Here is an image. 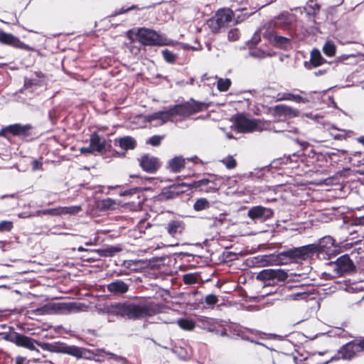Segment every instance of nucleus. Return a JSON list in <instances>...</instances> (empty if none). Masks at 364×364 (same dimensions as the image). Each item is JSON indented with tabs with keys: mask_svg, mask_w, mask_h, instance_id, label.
I'll return each mask as SVG.
<instances>
[{
	"mask_svg": "<svg viewBox=\"0 0 364 364\" xmlns=\"http://www.w3.org/2000/svg\"><path fill=\"white\" fill-rule=\"evenodd\" d=\"M38 85V80L26 77L24 80V87L26 89L32 87L33 85Z\"/></svg>",
	"mask_w": 364,
	"mask_h": 364,
	"instance_id": "nucleus-51",
	"label": "nucleus"
},
{
	"mask_svg": "<svg viewBox=\"0 0 364 364\" xmlns=\"http://www.w3.org/2000/svg\"><path fill=\"white\" fill-rule=\"evenodd\" d=\"M13 228V223L9 220H3L0 223V232H9Z\"/></svg>",
	"mask_w": 364,
	"mask_h": 364,
	"instance_id": "nucleus-46",
	"label": "nucleus"
},
{
	"mask_svg": "<svg viewBox=\"0 0 364 364\" xmlns=\"http://www.w3.org/2000/svg\"><path fill=\"white\" fill-rule=\"evenodd\" d=\"M294 20V16L290 14H282L274 20V25L282 29H288Z\"/></svg>",
	"mask_w": 364,
	"mask_h": 364,
	"instance_id": "nucleus-22",
	"label": "nucleus"
},
{
	"mask_svg": "<svg viewBox=\"0 0 364 364\" xmlns=\"http://www.w3.org/2000/svg\"><path fill=\"white\" fill-rule=\"evenodd\" d=\"M162 137L158 135H154L149 138L148 143L152 146H156L161 144Z\"/></svg>",
	"mask_w": 364,
	"mask_h": 364,
	"instance_id": "nucleus-49",
	"label": "nucleus"
},
{
	"mask_svg": "<svg viewBox=\"0 0 364 364\" xmlns=\"http://www.w3.org/2000/svg\"><path fill=\"white\" fill-rule=\"evenodd\" d=\"M162 55L164 60L168 63H173L177 59V55L168 49L162 50Z\"/></svg>",
	"mask_w": 364,
	"mask_h": 364,
	"instance_id": "nucleus-41",
	"label": "nucleus"
},
{
	"mask_svg": "<svg viewBox=\"0 0 364 364\" xmlns=\"http://www.w3.org/2000/svg\"><path fill=\"white\" fill-rule=\"evenodd\" d=\"M257 279L264 282L274 280V269H266L261 271L257 274Z\"/></svg>",
	"mask_w": 364,
	"mask_h": 364,
	"instance_id": "nucleus-32",
	"label": "nucleus"
},
{
	"mask_svg": "<svg viewBox=\"0 0 364 364\" xmlns=\"http://www.w3.org/2000/svg\"><path fill=\"white\" fill-rule=\"evenodd\" d=\"M312 294L309 291H303L302 292L292 291L286 296V299L289 301H301L307 300Z\"/></svg>",
	"mask_w": 364,
	"mask_h": 364,
	"instance_id": "nucleus-28",
	"label": "nucleus"
},
{
	"mask_svg": "<svg viewBox=\"0 0 364 364\" xmlns=\"http://www.w3.org/2000/svg\"><path fill=\"white\" fill-rule=\"evenodd\" d=\"M82 210L81 205L60 207V215H75Z\"/></svg>",
	"mask_w": 364,
	"mask_h": 364,
	"instance_id": "nucleus-38",
	"label": "nucleus"
},
{
	"mask_svg": "<svg viewBox=\"0 0 364 364\" xmlns=\"http://www.w3.org/2000/svg\"><path fill=\"white\" fill-rule=\"evenodd\" d=\"M198 276L196 274L188 273L183 276V281L186 284H193L198 282Z\"/></svg>",
	"mask_w": 364,
	"mask_h": 364,
	"instance_id": "nucleus-43",
	"label": "nucleus"
},
{
	"mask_svg": "<svg viewBox=\"0 0 364 364\" xmlns=\"http://www.w3.org/2000/svg\"><path fill=\"white\" fill-rule=\"evenodd\" d=\"M138 190L139 189L137 188H130L129 190H126V191L120 193V196H131V195L136 193L138 191Z\"/></svg>",
	"mask_w": 364,
	"mask_h": 364,
	"instance_id": "nucleus-56",
	"label": "nucleus"
},
{
	"mask_svg": "<svg viewBox=\"0 0 364 364\" xmlns=\"http://www.w3.org/2000/svg\"><path fill=\"white\" fill-rule=\"evenodd\" d=\"M211 204L209 200L205 198H200L196 200L193 205V209L196 211H201L203 210L208 209Z\"/></svg>",
	"mask_w": 364,
	"mask_h": 364,
	"instance_id": "nucleus-31",
	"label": "nucleus"
},
{
	"mask_svg": "<svg viewBox=\"0 0 364 364\" xmlns=\"http://www.w3.org/2000/svg\"><path fill=\"white\" fill-rule=\"evenodd\" d=\"M204 105V103L194 100L174 105L168 109L171 121L173 122L174 118L177 116L186 118L191 114L199 112L203 110Z\"/></svg>",
	"mask_w": 364,
	"mask_h": 364,
	"instance_id": "nucleus-3",
	"label": "nucleus"
},
{
	"mask_svg": "<svg viewBox=\"0 0 364 364\" xmlns=\"http://www.w3.org/2000/svg\"><path fill=\"white\" fill-rule=\"evenodd\" d=\"M358 346L359 351L364 350V337L360 339H355Z\"/></svg>",
	"mask_w": 364,
	"mask_h": 364,
	"instance_id": "nucleus-59",
	"label": "nucleus"
},
{
	"mask_svg": "<svg viewBox=\"0 0 364 364\" xmlns=\"http://www.w3.org/2000/svg\"><path fill=\"white\" fill-rule=\"evenodd\" d=\"M234 125L238 132L247 133L257 130V120L246 117L242 114H236L234 117Z\"/></svg>",
	"mask_w": 364,
	"mask_h": 364,
	"instance_id": "nucleus-6",
	"label": "nucleus"
},
{
	"mask_svg": "<svg viewBox=\"0 0 364 364\" xmlns=\"http://www.w3.org/2000/svg\"><path fill=\"white\" fill-rule=\"evenodd\" d=\"M170 188L174 192L177 193V196L186 191L184 190L183 188H187V190L193 189L192 183H188L183 182L172 184L170 186Z\"/></svg>",
	"mask_w": 364,
	"mask_h": 364,
	"instance_id": "nucleus-30",
	"label": "nucleus"
},
{
	"mask_svg": "<svg viewBox=\"0 0 364 364\" xmlns=\"http://www.w3.org/2000/svg\"><path fill=\"white\" fill-rule=\"evenodd\" d=\"M20 218H31V212H22L18 214Z\"/></svg>",
	"mask_w": 364,
	"mask_h": 364,
	"instance_id": "nucleus-62",
	"label": "nucleus"
},
{
	"mask_svg": "<svg viewBox=\"0 0 364 364\" xmlns=\"http://www.w3.org/2000/svg\"><path fill=\"white\" fill-rule=\"evenodd\" d=\"M43 215H59L60 207L56 208L43 210Z\"/></svg>",
	"mask_w": 364,
	"mask_h": 364,
	"instance_id": "nucleus-52",
	"label": "nucleus"
},
{
	"mask_svg": "<svg viewBox=\"0 0 364 364\" xmlns=\"http://www.w3.org/2000/svg\"><path fill=\"white\" fill-rule=\"evenodd\" d=\"M61 352L74 356L77 358L90 359V350L75 346H65L62 347Z\"/></svg>",
	"mask_w": 364,
	"mask_h": 364,
	"instance_id": "nucleus-16",
	"label": "nucleus"
},
{
	"mask_svg": "<svg viewBox=\"0 0 364 364\" xmlns=\"http://www.w3.org/2000/svg\"><path fill=\"white\" fill-rule=\"evenodd\" d=\"M107 355H109L112 356V358L117 360V361H119V362H121L123 364H127L128 361L127 360L126 358L124 357H122V356H120V355H115L114 353H112L110 352H107L106 353Z\"/></svg>",
	"mask_w": 364,
	"mask_h": 364,
	"instance_id": "nucleus-53",
	"label": "nucleus"
},
{
	"mask_svg": "<svg viewBox=\"0 0 364 364\" xmlns=\"http://www.w3.org/2000/svg\"><path fill=\"white\" fill-rule=\"evenodd\" d=\"M177 323L181 328L186 331H192L196 327L194 321L188 318L178 319Z\"/></svg>",
	"mask_w": 364,
	"mask_h": 364,
	"instance_id": "nucleus-35",
	"label": "nucleus"
},
{
	"mask_svg": "<svg viewBox=\"0 0 364 364\" xmlns=\"http://www.w3.org/2000/svg\"><path fill=\"white\" fill-rule=\"evenodd\" d=\"M303 291H306L304 287H296L293 290L294 292H302Z\"/></svg>",
	"mask_w": 364,
	"mask_h": 364,
	"instance_id": "nucleus-64",
	"label": "nucleus"
},
{
	"mask_svg": "<svg viewBox=\"0 0 364 364\" xmlns=\"http://www.w3.org/2000/svg\"><path fill=\"white\" fill-rule=\"evenodd\" d=\"M250 55L252 57L258 58H264L266 56L264 52L257 49L251 50L250 52Z\"/></svg>",
	"mask_w": 364,
	"mask_h": 364,
	"instance_id": "nucleus-54",
	"label": "nucleus"
},
{
	"mask_svg": "<svg viewBox=\"0 0 364 364\" xmlns=\"http://www.w3.org/2000/svg\"><path fill=\"white\" fill-rule=\"evenodd\" d=\"M130 283H127L121 279H115L107 284L109 292L114 295L123 294L128 291Z\"/></svg>",
	"mask_w": 364,
	"mask_h": 364,
	"instance_id": "nucleus-18",
	"label": "nucleus"
},
{
	"mask_svg": "<svg viewBox=\"0 0 364 364\" xmlns=\"http://www.w3.org/2000/svg\"><path fill=\"white\" fill-rule=\"evenodd\" d=\"M191 161V162H193L194 164H202V161L198 159V157L197 156H193L192 157H188V158H186V161Z\"/></svg>",
	"mask_w": 364,
	"mask_h": 364,
	"instance_id": "nucleus-57",
	"label": "nucleus"
},
{
	"mask_svg": "<svg viewBox=\"0 0 364 364\" xmlns=\"http://www.w3.org/2000/svg\"><path fill=\"white\" fill-rule=\"evenodd\" d=\"M165 228L171 237H177L185 229V223L181 220H171L167 223Z\"/></svg>",
	"mask_w": 364,
	"mask_h": 364,
	"instance_id": "nucleus-19",
	"label": "nucleus"
},
{
	"mask_svg": "<svg viewBox=\"0 0 364 364\" xmlns=\"http://www.w3.org/2000/svg\"><path fill=\"white\" fill-rule=\"evenodd\" d=\"M138 41L144 46H167L170 41L159 34L156 31L140 28L136 34Z\"/></svg>",
	"mask_w": 364,
	"mask_h": 364,
	"instance_id": "nucleus-4",
	"label": "nucleus"
},
{
	"mask_svg": "<svg viewBox=\"0 0 364 364\" xmlns=\"http://www.w3.org/2000/svg\"><path fill=\"white\" fill-rule=\"evenodd\" d=\"M325 60L322 57L318 49H314L311 53L310 62H305L304 65L307 69H311L312 67L321 65Z\"/></svg>",
	"mask_w": 364,
	"mask_h": 364,
	"instance_id": "nucleus-23",
	"label": "nucleus"
},
{
	"mask_svg": "<svg viewBox=\"0 0 364 364\" xmlns=\"http://www.w3.org/2000/svg\"><path fill=\"white\" fill-rule=\"evenodd\" d=\"M0 43L13 46L26 50H29V46L21 41L20 39L11 33H8L0 29Z\"/></svg>",
	"mask_w": 364,
	"mask_h": 364,
	"instance_id": "nucleus-13",
	"label": "nucleus"
},
{
	"mask_svg": "<svg viewBox=\"0 0 364 364\" xmlns=\"http://www.w3.org/2000/svg\"><path fill=\"white\" fill-rule=\"evenodd\" d=\"M336 46L331 41H327L323 46V52L328 57H332L335 55Z\"/></svg>",
	"mask_w": 364,
	"mask_h": 364,
	"instance_id": "nucleus-36",
	"label": "nucleus"
},
{
	"mask_svg": "<svg viewBox=\"0 0 364 364\" xmlns=\"http://www.w3.org/2000/svg\"><path fill=\"white\" fill-rule=\"evenodd\" d=\"M274 212L272 209L261 205L251 208L247 213L248 216L257 221L263 222L273 216Z\"/></svg>",
	"mask_w": 364,
	"mask_h": 364,
	"instance_id": "nucleus-11",
	"label": "nucleus"
},
{
	"mask_svg": "<svg viewBox=\"0 0 364 364\" xmlns=\"http://www.w3.org/2000/svg\"><path fill=\"white\" fill-rule=\"evenodd\" d=\"M161 196L166 199H172L177 197V193L171 189L170 186L167 189H164Z\"/></svg>",
	"mask_w": 364,
	"mask_h": 364,
	"instance_id": "nucleus-45",
	"label": "nucleus"
},
{
	"mask_svg": "<svg viewBox=\"0 0 364 364\" xmlns=\"http://www.w3.org/2000/svg\"><path fill=\"white\" fill-rule=\"evenodd\" d=\"M273 114L275 117H296L300 115L299 109H294L285 105H278L273 108Z\"/></svg>",
	"mask_w": 364,
	"mask_h": 364,
	"instance_id": "nucleus-17",
	"label": "nucleus"
},
{
	"mask_svg": "<svg viewBox=\"0 0 364 364\" xmlns=\"http://www.w3.org/2000/svg\"><path fill=\"white\" fill-rule=\"evenodd\" d=\"M143 122H149L154 127L161 126L166 122L171 121L170 115L167 109L159 111L151 114L139 116Z\"/></svg>",
	"mask_w": 364,
	"mask_h": 364,
	"instance_id": "nucleus-8",
	"label": "nucleus"
},
{
	"mask_svg": "<svg viewBox=\"0 0 364 364\" xmlns=\"http://www.w3.org/2000/svg\"><path fill=\"white\" fill-rule=\"evenodd\" d=\"M107 312L127 316L129 318H139L151 315L154 309L151 304H135L124 302L108 306Z\"/></svg>",
	"mask_w": 364,
	"mask_h": 364,
	"instance_id": "nucleus-2",
	"label": "nucleus"
},
{
	"mask_svg": "<svg viewBox=\"0 0 364 364\" xmlns=\"http://www.w3.org/2000/svg\"><path fill=\"white\" fill-rule=\"evenodd\" d=\"M214 220L215 225L223 224L225 220V214H219L218 216L213 217Z\"/></svg>",
	"mask_w": 364,
	"mask_h": 364,
	"instance_id": "nucleus-55",
	"label": "nucleus"
},
{
	"mask_svg": "<svg viewBox=\"0 0 364 364\" xmlns=\"http://www.w3.org/2000/svg\"><path fill=\"white\" fill-rule=\"evenodd\" d=\"M273 41L276 46L283 48L288 46L290 44V38L283 37L278 35H272L270 38Z\"/></svg>",
	"mask_w": 364,
	"mask_h": 364,
	"instance_id": "nucleus-29",
	"label": "nucleus"
},
{
	"mask_svg": "<svg viewBox=\"0 0 364 364\" xmlns=\"http://www.w3.org/2000/svg\"><path fill=\"white\" fill-rule=\"evenodd\" d=\"M293 101L296 103H307L309 100L299 95H295L290 92H279L277 95V101Z\"/></svg>",
	"mask_w": 364,
	"mask_h": 364,
	"instance_id": "nucleus-21",
	"label": "nucleus"
},
{
	"mask_svg": "<svg viewBox=\"0 0 364 364\" xmlns=\"http://www.w3.org/2000/svg\"><path fill=\"white\" fill-rule=\"evenodd\" d=\"M274 277L278 281H284L288 277V274L282 269H274Z\"/></svg>",
	"mask_w": 364,
	"mask_h": 364,
	"instance_id": "nucleus-44",
	"label": "nucleus"
},
{
	"mask_svg": "<svg viewBox=\"0 0 364 364\" xmlns=\"http://www.w3.org/2000/svg\"><path fill=\"white\" fill-rule=\"evenodd\" d=\"M234 12L230 9H219L215 15L207 22L208 27L214 33L223 27L229 26L232 21Z\"/></svg>",
	"mask_w": 364,
	"mask_h": 364,
	"instance_id": "nucleus-5",
	"label": "nucleus"
},
{
	"mask_svg": "<svg viewBox=\"0 0 364 364\" xmlns=\"http://www.w3.org/2000/svg\"><path fill=\"white\" fill-rule=\"evenodd\" d=\"M93 151H93L92 148H91V145L90 144L87 147H82V148L80 149V152L83 153V154L92 153Z\"/></svg>",
	"mask_w": 364,
	"mask_h": 364,
	"instance_id": "nucleus-61",
	"label": "nucleus"
},
{
	"mask_svg": "<svg viewBox=\"0 0 364 364\" xmlns=\"http://www.w3.org/2000/svg\"><path fill=\"white\" fill-rule=\"evenodd\" d=\"M198 325L208 331L213 332L216 330V322L213 318L203 317L198 318Z\"/></svg>",
	"mask_w": 364,
	"mask_h": 364,
	"instance_id": "nucleus-27",
	"label": "nucleus"
},
{
	"mask_svg": "<svg viewBox=\"0 0 364 364\" xmlns=\"http://www.w3.org/2000/svg\"><path fill=\"white\" fill-rule=\"evenodd\" d=\"M119 146L124 150L134 149L136 146V140L129 136H126L116 140Z\"/></svg>",
	"mask_w": 364,
	"mask_h": 364,
	"instance_id": "nucleus-26",
	"label": "nucleus"
},
{
	"mask_svg": "<svg viewBox=\"0 0 364 364\" xmlns=\"http://www.w3.org/2000/svg\"><path fill=\"white\" fill-rule=\"evenodd\" d=\"M306 116L308 118L311 119H316L317 118L319 117L317 114H315L311 113V112L306 114Z\"/></svg>",
	"mask_w": 364,
	"mask_h": 364,
	"instance_id": "nucleus-63",
	"label": "nucleus"
},
{
	"mask_svg": "<svg viewBox=\"0 0 364 364\" xmlns=\"http://www.w3.org/2000/svg\"><path fill=\"white\" fill-rule=\"evenodd\" d=\"M218 301L217 296L214 294H208L205 298V302L208 305H214Z\"/></svg>",
	"mask_w": 364,
	"mask_h": 364,
	"instance_id": "nucleus-48",
	"label": "nucleus"
},
{
	"mask_svg": "<svg viewBox=\"0 0 364 364\" xmlns=\"http://www.w3.org/2000/svg\"><path fill=\"white\" fill-rule=\"evenodd\" d=\"M31 125L28 124H14L3 127L0 131V136H5L6 133H10L14 136L27 137L31 135Z\"/></svg>",
	"mask_w": 364,
	"mask_h": 364,
	"instance_id": "nucleus-7",
	"label": "nucleus"
},
{
	"mask_svg": "<svg viewBox=\"0 0 364 364\" xmlns=\"http://www.w3.org/2000/svg\"><path fill=\"white\" fill-rule=\"evenodd\" d=\"M335 240L331 236H326L318 244H311L299 247H294L278 254L263 255L261 262L266 265H284L301 260H306L317 253L323 259H331L336 256L337 247Z\"/></svg>",
	"mask_w": 364,
	"mask_h": 364,
	"instance_id": "nucleus-1",
	"label": "nucleus"
},
{
	"mask_svg": "<svg viewBox=\"0 0 364 364\" xmlns=\"http://www.w3.org/2000/svg\"><path fill=\"white\" fill-rule=\"evenodd\" d=\"M332 265L333 266L334 271L339 275L350 272L355 268L353 261L348 255L338 257L336 262L332 263Z\"/></svg>",
	"mask_w": 364,
	"mask_h": 364,
	"instance_id": "nucleus-9",
	"label": "nucleus"
},
{
	"mask_svg": "<svg viewBox=\"0 0 364 364\" xmlns=\"http://www.w3.org/2000/svg\"><path fill=\"white\" fill-rule=\"evenodd\" d=\"M81 304H76L73 303L71 304L70 310L75 311H81Z\"/></svg>",
	"mask_w": 364,
	"mask_h": 364,
	"instance_id": "nucleus-60",
	"label": "nucleus"
},
{
	"mask_svg": "<svg viewBox=\"0 0 364 364\" xmlns=\"http://www.w3.org/2000/svg\"><path fill=\"white\" fill-rule=\"evenodd\" d=\"M240 37V31L237 28L231 29L228 34V40L230 41H235Z\"/></svg>",
	"mask_w": 364,
	"mask_h": 364,
	"instance_id": "nucleus-47",
	"label": "nucleus"
},
{
	"mask_svg": "<svg viewBox=\"0 0 364 364\" xmlns=\"http://www.w3.org/2000/svg\"><path fill=\"white\" fill-rule=\"evenodd\" d=\"M272 129L274 132H289L295 133L296 132V128L290 125V124L286 121H280L275 122L272 127Z\"/></svg>",
	"mask_w": 364,
	"mask_h": 364,
	"instance_id": "nucleus-25",
	"label": "nucleus"
},
{
	"mask_svg": "<svg viewBox=\"0 0 364 364\" xmlns=\"http://www.w3.org/2000/svg\"><path fill=\"white\" fill-rule=\"evenodd\" d=\"M192 188L200 189L201 191L213 192L219 188L218 180L213 176H210L208 178H202L192 182Z\"/></svg>",
	"mask_w": 364,
	"mask_h": 364,
	"instance_id": "nucleus-10",
	"label": "nucleus"
},
{
	"mask_svg": "<svg viewBox=\"0 0 364 364\" xmlns=\"http://www.w3.org/2000/svg\"><path fill=\"white\" fill-rule=\"evenodd\" d=\"M215 77L218 79L217 88L219 91L225 92L230 88L232 84L230 79L218 77V76H215Z\"/></svg>",
	"mask_w": 364,
	"mask_h": 364,
	"instance_id": "nucleus-33",
	"label": "nucleus"
},
{
	"mask_svg": "<svg viewBox=\"0 0 364 364\" xmlns=\"http://www.w3.org/2000/svg\"><path fill=\"white\" fill-rule=\"evenodd\" d=\"M185 165L186 159L181 156H177L168 161L167 168L170 172L177 173L185 168Z\"/></svg>",
	"mask_w": 364,
	"mask_h": 364,
	"instance_id": "nucleus-20",
	"label": "nucleus"
},
{
	"mask_svg": "<svg viewBox=\"0 0 364 364\" xmlns=\"http://www.w3.org/2000/svg\"><path fill=\"white\" fill-rule=\"evenodd\" d=\"M237 11V13L234 12V16L232 17L234 24L240 23L250 16V14L246 9Z\"/></svg>",
	"mask_w": 364,
	"mask_h": 364,
	"instance_id": "nucleus-34",
	"label": "nucleus"
},
{
	"mask_svg": "<svg viewBox=\"0 0 364 364\" xmlns=\"http://www.w3.org/2000/svg\"><path fill=\"white\" fill-rule=\"evenodd\" d=\"M139 165L144 171L149 173H155L160 167L159 159L148 154L143 155L141 157Z\"/></svg>",
	"mask_w": 364,
	"mask_h": 364,
	"instance_id": "nucleus-14",
	"label": "nucleus"
},
{
	"mask_svg": "<svg viewBox=\"0 0 364 364\" xmlns=\"http://www.w3.org/2000/svg\"><path fill=\"white\" fill-rule=\"evenodd\" d=\"M220 161L228 169L235 168L237 166V161L233 158L232 156H228L225 158H224L223 159H222Z\"/></svg>",
	"mask_w": 364,
	"mask_h": 364,
	"instance_id": "nucleus-42",
	"label": "nucleus"
},
{
	"mask_svg": "<svg viewBox=\"0 0 364 364\" xmlns=\"http://www.w3.org/2000/svg\"><path fill=\"white\" fill-rule=\"evenodd\" d=\"M115 205V201L110 198L103 199L99 202V206L102 210L112 209Z\"/></svg>",
	"mask_w": 364,
	"mask_h": 364,
	"instance_id": "nucleus-40",
	"label": "nucleus"
},
{
	"mask_svg": "<svg viewBox=\"0 0 364 364\" xmlns=\"http://www.w3.org/2000/svg\"><path fill=\"white\" fill-rule=\"evenodd\" d=\"M119 251L120 248L110 246L106 248L100 249L97 250V252L101 257H112L115 253Z\"/></svg>",
	"mask_w": 364,
	"mask_h": 364,
	"instance_id": "nucleus-37",
	"label": "nucleus"
},
{
	"mask_svg": "<svg viewBox=\"0 0 364 364\" xmlns=\"http://www.w3.org/2000/svg\"><path fill=\"white\" fill-rule=\"evenodd\" d=\"M154 5H150V6H147L141 8V9H149V8H151V7H154ZM134 9L140 10V9L136 5H132L131 6H129V7H127V8H125L124 6H123V7H122L121 9H119L118 10H115L114 12L112 14V16H116L124 14V13H126V12H127L129 11H132V10H134Z\"/></svg>",
	"mask_w": 364,
	"mask_h": 364,
	"instance_id": "nucleus-39",
	"label": "nucleus"
},
{
	"mask_svg": "<svg viewBox=\"0 0 364 364\" xmlns=\"http://www.w3.org/2000/svg\"><path fill=\"white\" fill-rule=\"evenodd\" d=\"M358 346L356 340L351 341L343 345L336 355V359L350 360L353 358L357 353H359Z\"/></svg>",
	"mask_w": 364,
	"mask_h": 364,
	"instance_id": "nucleus-12",
	"label": "nucleus"
},
{
	"mask_svg": "<svg viewBox=\"0 0 364 364\" xmlns=\"http://www.w3.org/2000/svg\"><path fill=\"white\" fill-rule=\"evenodd\" d=\"M37 315H43L48 312V307L46 306H43L41 308H38L36 310Z\"/></svg>",
	"mask_w": 364,
	"mask_h": 364,
	"instance_id": "nucleus-58",
	"label": "nucleus"
},
{
	"mask_svg": "<svg viewBox=\"0 0 364 364\" xmlns=\"http://www.w3.org/2000/svg\"><path fill=\"white\" fill-rule=\"evenodd\" d=\"M90 145L94 151L102 152L105 149L106 141L100 137L97 133H93L90 136Z\"/></svg>",
	"mask_w": 364,
	"mask_h": 364,
	"instance_id": "nucleus-24",
	"label": "nucleus"
},
{
	"mask_svg": "<svg viewBox=\"0 0 364 364\" xmlns=\"http://www.w3.org/2000/svg\"><path fill=\"white\" fill-rule=\"evenodd\" d=\"M31 165L33 171H36L43 169V164L41 161L38 159L33 160L31 162Z\"/></svg>",
	"mask_w": 364,
	"mask_h": 364,
	"instance_id": "nucleus-50",
	"label": "nucleus"
},
{
	"mask_svg": "<svg viewBox=\"0 0 364 364\" xmlns=\"http://www.w3.org/2000/svg\"><path fill=\"white\" fill-rule=\"evenodd\" d=\"M11 341L15 343L17 346L24 347L31 350H36L35 343L41 346V345L34 339L18 333H15L14 334Z\"/></svg>",
	"mask_w": 364,
	"mask_h": 364,
	"instance_id": "nucleus-15",
	"label": "nucleus"
}]
</instances>
